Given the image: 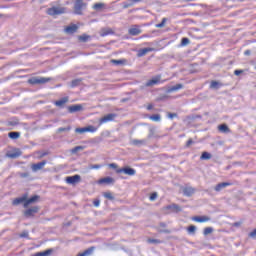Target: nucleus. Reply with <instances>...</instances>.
Returning <instances> with one entry per match:
<instances>
[{"label": "nucleus", "instance_id": "6e6d98bb", "mask_svg": "<svg viewBox=\"0 0 256 256\" xmlns=\"http://www.w3.org/2000/svg\"><path fill=\"white\" fill-rule=\"evenodd\" d=\"M109 167H111V169H117V164L112 163V164L109 165Z\"/></svg>", "mask_w": 256, "mask_h": 256}, {"label": "nucleus", "instance_id": "c03bdc74", "mask_svg": "<svg viewBox=\"0 0 256 256\" xmlns=\"http://www.w3.org/2000/svg\"><path fill=\"white\" fill-rule=\"evenodd\" d=\"M18 124H19V122H17V121H8L7 122L8 127H15V125H18Z\"/></svg>", "mask_w": 256, "mask_h": 256}, {"label": "nucleus", "instance_id": "2f4dec72", "mask_svg": "<svg viewBox=\"0 0 256 256\" xmlns=\"http://www.w3.org/2000/svg\"><path fill=\"white\" fill-rule=\"evenodd\" d=\"M21 133L19 132H9L8 133V137H10V139H19Z\"/></svg>", "mask_w": 256, "mask_h": 256}, {"label": "nucleus", "instance_id": "9d476101", "mask_svg": "<svg viewBox=\"0 0 256 256\" xmlns=\"http://www.w3.org/2000/svg\"><path fill=\"white\" fill-rule=\"evenodd\" d=\"M23 155V152H21L20 149H14L12 152H8L6 154V157H9V159H17L18 157H21Z\"/></svg>", "mask_w": 256, "mask_h": 256}, {"label": "nucleus", "instance_id": "393cba45", "mask_svg": "<svg viewBox=\"0 0 256 256\" xmlns=\"http://www.w3.org/2000/svg\"><path fill=\"white\" fill-rule=\"evenodd\" d=\"M218 130L221 132V133H230V129H229V126H227V124H221L218 126Z\"/></svg>", "mask_w": 256, "mask_h": 256}, {"label": "nucleus", "instance_id": "f257e3e1", "mask_svg": "<svg viewBox=\"0 0 256 256\" xmlns=\"http://www.w3.org/2000/svg\"><path fill=\"white\" fill-rule=\"evenodd\" d=\"M87 7V3H84L83 0H76L74 2V13L75 15H83V9Z\"/></svg>", "mask_w": 256, "mask_h": 256}, {"label": "nucleus", "instance_id": "c9c22d12", "mask_svg": "<svg viewBox=\"0 0 256 256\" xmlns=\"http://www.w3.org/2000/svg\"><path fill=\"white\" fill-rule=\"evenodd\" d=\"M83 149H85V146H76L71 150V153L73 155H75V153L79 152V151H83Z\"/></svg>", "mask_w": 256, "mask_h": 256}, {"label": "nucleus", "instance_id": "f3484780", "mask_svg": "<svg viewBox=\"0 0 256 256\" xmlns=\"http://www.w3.org/2000/svg\"><path fill=\"white\" fill-rule=\"evenodd\" d=\"M192 221H196V223H207V221H211V218L208 216H196L192 218Z\"/></svg>", "mask_w": 256, "mask_h": 256}, {"label": "nucleus", "instance_id": "7ed1b4c3", "mask_svg": "<svg viewBox=\"0 0 256 256\" xmlns=\"http://www.w3.org/2000/svg\"><path fill=\"white\" fill-rule=\"evenodd\" d=\"M47 13H48V15H51L52 17L55 15H63V13H65V7L54 6L52 8H49Z\"/></svg>", "mask_w": 256, "mask_h": 256}, {"label": "nucleus", "instance_id": "e433bc0d", "mask_svg": "<svg viewBox=\"0 0 256 256\" xmlns=\"http://www.w3.org/2000/svg\"><path fill=\"white\" fill-rule=\"evenodd\" d=\"M30 173L29 172H19L18 173V177H20L21 179H27L28 177H30Z\"/></svg>", "mask_w": 256, "mask_h": 256}, {"label": "nucleus", "instance_id": "72a5a7b5", "mask_svg": "<svg viewBox=\"0 0 256 256\" xmlns=\"http://www.w3.org/2000/svg\"><path fill=\"white\" fill-rule=\"evenodd\" d=\"M111 63H113V65H124V63H127V60L125 59H120V60H111Z\"/></svg>", "mask_w": 256, "mask_h": 256}, {"label": "nucleus", "instance_id": "4468645a", "mask_svg": "<svg viewBox=\"0 0 256 256\" xmlns=\"http://www.w3.org/2000/svg\"><path fill=\"white\" fill-rule=\"evenodd\" d=\"M77 29H79V27L75 24H72L67 26L64 31L67 33V35H73V33H77Z\"/></svg>", "mask_w": 256, "mask_h": 256}, {"label": "nucleus", "instance_id": "a18cd8bd", "mask_svg": "<svg viewBox=\"0 0 256 256\" xmlns=\"http://www.w3.org/2000/svg\"><path fill=\"white\" fill-rule=\"evenodd\" d=\"M71 129V126H68V127H61V128H58V133H63V131H69Z\"/></svg>", "mask_w": 256, "mask_h": 256}, {"label": "nucleus", "instance_id": "8fccbe9b", "mask_svg": "<svg viewBox=\"0 0 256 256\" xmlns=\"http://www.w3.org/2000/svg\"><path fill=\"white\" fill-rule=\"evenodd\" d=\"M93 205H94V207H99V205H101V201L100 200H94Z\"/></svg>", "mask_w": 256, "mask_h": 256}, {"label": "nucleus", "instance_id": "ddd939ff", "mask_svg": "<svg viewBox=\"0 0 256 256\" xmlns=\"http://www.w3.org/2000/svg\"><path fill=\"white\" fill-rule=\"evenodd\" d=\"M129 35H132L133 37L137 36V35H141L142 30L139 29L138 25H134L132 26L129 30H128Z\"/></svg>", "mask_w": 256, "mask_h": 256}, {"label": "nucleus", "instance_id": "4c0bfd02", "mask_svg": "<svg viewBox=\"0 0 256 256\" xmlns=\"http://www.w3.org/2000/svg\"><path fill=\"white\" fill-rule=\"evenodd\" d=\"M148 243H151V244H154V245H159V244L163 243V241H161L159 239L149 238Z\"/></svg>", "mask_w": 256, "mask_h": 256}, {"label": "nucleus", "instance_id": "de8ad7c7", "mask_svg": "<svg viewBox=\"0 0 256 256\" xmlns=\"http://www.w3.org/2000/svg\"><path fill=\"white\" fill-rule=\"evenodd\" d=\"M155 199H157V192H153V193L150 195V201H155Z\"/></svg>", "mask_w": 256, "mask_h": 256}, {"label": "nucleus", "instance_id": "f03ea898", "mask_svg": "<svg viewBox=\"0 0 256 256\" xmlns=\"http://www.w3.org/2000/svg\"><path fill=\"white\" fill-rule=\"evenodd\" d=\"M49 81H51V78L32 77L28 80V83L30 85H45V83H49Z\"/></svg>", "mask_w": 256, "mask_h": 256}, {"label": "nucleus", "instance_id": "1a4fd4ad", "mask_svg": "<svg viewBox=\"0 0 256 256\" xmlns=\"http://www.w3.org/2000/svg\"><path fill=\"white\" fill-rule=\"evenodd\" d=\"M39 201V195H34L30 198H27L26 195V203L23 204L24 209H27L30 205H33V203H37Z\"/></svg>", "mask_w": 256, "mask_h": 256}, {"label": "nucleus", "instance_id": "6ab92c4d", "mask_svg": "<svg viewBox=\"0 0 256 256\" xmlns=\"http://www.w3.org/2000/svg\"><path fill=\"white\" fill-rule=\"evenodd\" d=\"M27 201V194L23 195L22 197L16 198L13 200L12 205H21V203H26Z\"/></svg>", "mask_w": 256, "mask_h": 256}, {"label": "nucleus", "instance_id": "680f3d73", "mask_svg": "<svg viewBox=\"0 0 256 256\" xmlns=\"http://www.w3.org/2000/svg\"><path fill=\"white\" fill-rule=\"evenodd\" d=\"M47 155V152H44L40 155V159H43V157H45Z\"/></svg>", "mask_w": 256, "mask_h": 256}, {"label": "nucleus", "instance_id": "3c124183", "mask_svg": "<svg viewBox=\"0 0 256 256\" xmlns=\"http://www.w3.org/2000/svg\"><path fill=\"white\" fill-rule=\"evenodd\" d=\"M20 237H22V238L29 237V232H23L22 234H20Z\"/></svg>", "mask_w": 256, "mask_h": 256}, {"label": "nucleus", "instance_id": "5701e85b", "mask_svg": "<svg viewBox=\"0 0 256 256\" xmlns=\"http://www.w3.org/2000/svg\"><path fill=\"white\" fill-rule=\"evenodd\" d=\"M153 51V48H143L138 51V57H145L147 53H151Z\"/></svg>", "mask_w": 256, "mask_h": 256}, {"label": "nucleus", "instance_id": "f704fd0d", "mask_svg": "<svg viewBox=\"0 0 256 256\" xmlns=\"http://www.w3.org/2000/svg\"><path fill=\"white\" fill-rule=\"evenodd\" d=\"M165 23H167V18H163L162 21H161V23L156 24L155 27H156L157 29H163V27H165Z\"/></svg>", "mask_w": 256, "mask_h": 256}, {"label": "nucleus", "instance_id": "2eb2a0df", "mask_svg": "<svg viewBox=\"0 0 256 256\" xmlns=\"http://www.w3.org/2000/svg\"><path fill=\"white\" fill-rule=\"evenodd\" d=\"M68 111L69 113H77L79 111H83V106L81 104L68 106Z\"/></svg>", "mask_w": 256, "mask_h": 256}, {"label": "nucleus", "instance_id": "052dcab7", "mask_svg": "<svg viewBox=\"0 0 256 256\" xmlns=\"http://www.w3.org/2000/svg\"><path fill=\"white\" fill-rule=\"evenodd\" d=\"M151 109H153V105H152V104H150V105L147 106V110H148V111H151Z\"/></svg>", "mask_w": 256, "mask_h": 256}, {"label": "nucleus", "instance_id": "39448f33", "mask_svg": "<svg viewBox=\"0 0 256 256\" xmlns=\"http://www.w3.org/2000/svg\"><path fill=\"white\" fill-rule=\"evenodd\" d=\"M116 173H124L125 175H129L130 177H133L137 173V171L129 166L120 168L116 170Z\"/></svg>", "mask_w": 256, "mask_h": 256}, {"label": "nucleus", "instance_id": "69168bd1", "mask_svg": "<svg viewBox=\"0 0 256 256\" xmlns=\"http://www.w3.org/2000/svg\"><path fill=\"white\" fill-rule=\"evenodd\" d=\"M160 233H169V230H160Z\"/></svg>", "mask_w": 256, "mask_h": 256}, {"label": "nucleus", "instance_id": "58836bf2", "mask_svg": "<svg viewBox=\"0 0 256 256\" xmlns=\"http://www.w3.org/2000/svg\"><path fill=\"white\" fill-rule=\"evenodd\" d=\"M104 197L106 199H109V201H113L115 199V196H113V194L111 192L104 193Z\"/></svg>", "mask_w": 256, "mask_h": 256}, {"label": "nucleus", "instance_id": "0eeeda50", "mask_svg": "<svg viewBox=\"0 0 256 256\" xmlns=\"http://www.w3.org/2000/svg\"><path fill=\"white\" fill-rule=\"evenodd\" d=\"M115 117H117V114L115 113L107 114L100 119L99 125H103V123H109L110 121H115Z\"/></svg>", "mask_w": 256, "mask_h": 256}, {"label": "nucleus", "instance_id": "412c9836", "mask_svg": "<svg viewBox=\"0 0 256 256\" xmlns=\"http://www.w3.org/2000/svg\"><path fill=\"white\" fill-rule=\"evenodd\" d=\"M229 185H231V183L229 182H222V183H219L215 186L214 190L219 192L221 191L222 189H225V187H229Z\"/></svg>", "mask_w": 256, "mask_h": 256}, {"label": "nucleus", "instance_id": "aec40b11", "mask_svg": "<svg viewBox=\"0 0 256 256\" xmlns=\"http://www.w3.org/2000/svg\"><path fill=\"white\" fill-rule=\"evenodd\" d=\"M194 193H195V188L193 187H185L183 189V195H185V197H191Z\"/></svg>", "mask_w": 256, "mask_h": 256}, {"label": "nucleus", "instance_id": "a19ab883", "mask_svg": "<svg viewBox=\"0 0 256 256\" xmlns=\"http://www.w3.org/2000/svg\"><path fill=\"white\" fill-rule=\"evenodd\" d=\"M220 84L217 81H212L210 84V89H219Z\"/></svg>", "mask_w": 256, "mask_h": 256}, {"label": "nucleus", "instance_id": "37998d69", "mask_svg": "<svg viewBox=\"0 0 256 256\" xmlns=\"http://www.w3.org/2000/svg\"><path fill=\"white\" fill-rule=\"evenodd\" d=\"M123 9H129V7H133V2H123Z\"/></svg>", "mask_w": 256, "mask_h": 256}, {"label": "nucleus", "instance_id": "473e14b6", "mask_svg": "<svg viewBox=\"0 0 256 256\" xmlns=\"http://www.w3.org/2000/svg\"><path fill=\"white\" fill-rule=\"evenodd\" d=\"M187 231H188L189 235H195V231H197V226H195V225H190V226L187 228Z\"/></svg>", "mask_w": 256, "mask_h": 256}, {"label": "nucleus", "instance_id": "423d86ee", "mask_svg": "<svg viewBox=\"0 0 256 256\" xmlns=\"http://www.w3.org/2000/svg\"><path fill=\"white\" fill-rule=\"evenodd\" d=\"M36 213H39V208H38V206H33V207L24 211V217L29 219L31 217H35Z\"/></svg>", "mask_w": 256, "mask_h": 256}, {"label": "nucleus", "instance_id": "c756f323", "mask_svg": "<svg viewBox=\"0 0 256 256\" xmlns=\"http://www.w3.org/2000/svg\"><path fill=\"white\" fill-rule=\"evenodd\" d=\"M189 43H191V40H189V38H187V37H184L181 39L180 46L187 47V45H189Z\"/></svg>", "mask_w": 256, "mask_h": 256}, {"label": "nucleus", "instance_id": "49530a36", "mask_svg": "<svg viewBox=\"0 0 256 256\" xmlns=\"http://www.w3.org/2000/svg\"><path fill=\"white\" fill-rule=\"evenodd\" d=\"M249 237H251V239H256V228L249 233Z\"/></svg>", "mask_w": 256, "mask_h": 256}, {"label": "nucleus", "instance_id": "bf43d9fd", "mask_svg": "<svg viewBox=\"0 0 256 256\" xmlns=\"http://www.w3.org/2000/svg\"><path fill=\"white\" fill-rule=\"evenodd\" d=\"M131 3L135 4V3H141L142 0H130Z\"/></svg>", "mask_w": 256, "mask_h": 256}, {"label": "nucleus", "instance_id": "603ef678", "mask_svg": "<svg viewBox=\"0 0 256 256\" xmlns=\"http://www.w3.org/2000/svg\"><path fill=\"white\" fill-rule=\"evenodd\" d=\"M190 145H193V139H189L186 143V147H190Z\"/></svg>", "mask_w": 256, "mask_h": 256}, {"label": "nucleus", "instance_id": "79ce46f5", "mask_svg": "<svg viewBox=\"0 0 256 256\" xmlns=\"http://www.w3.org/2000/svg\"><path fill=\"white\" fill-rule=\"evenodd\" d=\"M211 233H213V228L212 227H206L204 229V232H203L204 235H211Z\"/></svg>", "mask_w": 256, "mask_h": 256}, {"label": "nucleus", "instance_id": "9b49d317", "mask_svg": "<svg viewBox=\"0 0 256 256\" xmlns=\"http://www.w3.org/2000/svg\"><path fill=\"white\" fill-rule=\"evenodd\" d=\"M47 165V160H44L42 162L32 164L31 169L34 173H37V171H41Z\"/></svg>", "mask_w": 256, "mask_h": 256}, {"label": "nucleus", "instance_id": "dca6fc26", "mask_svg": "<svg viewBox=\"0 0 256 256\" xmlns=\"http://www.w3.org/2000/svg\"><path fill=\"white\" fill-rule=\"evenodd\" d=\"M131 145H134L135 147H143V145H147V139H133L131 140Z\"/></svg>", "mask_w": 256, "mask_h": 256}, {"label": "nucleus", "instance_id": "5fc2aeb1", "mask_svg": "<svg viewBox=\"0 0 256 256\" xmlns=\"http://www.w3.org/2000/svg\"><path fill=\"white\" fill-rule=\"evenodd\" d=\"M241 73H243V70H235L234 71V75H237V76L241 75Z\"/></svg>", "mask_w": 256, "mask_h": 256}, {"label": "nucleus", "instance_id": "09e8293b", "mask_svg": "<svg viewBox=\"0 0 256 256\" xmlns=\"http://www.w3.org/2000/svg\"><path fill=\"white\" fill-rule=\"evenodd\" d=\"M175 117H177V113H168L169 119H175Z\"/></svg>", "mask_w": 256, "mask_h": 256}, {"label": "nucleus", "instance_id": "ea45409f", "mask_svg": "<svg viewBox=\"0 0 256 256\" xmlns=\"http://www.w3.org/2000/svg\"><path fill=\"white\" fill-rule=\"evenodd\" d=\"M103 7H105L104 3H96L93 6V9H95L96 11H99V9H103Z\"/></svg>", "mask_w": 256, "mask_h": 256}, {"label": "nucleus", "instance_id": "a878e982", "mask_svg": "<svg viewBox=\"0 0 256 256\" xmlns=\"http://www.w3.org/2000/svg\"><path fill=\"white\" fill-rule=\"evenodd\" d=\"M179 89H183V84H176L168 89V93H175V91H179Z\"/></svg>", "mask_w": 256, "mask_h": 256}, {"label": "nucleus", "instance_id": "e2e57ef3", "mask_svg": "<svg viewBox=\"0 0 256 256\" xmlns=\"http://www.w3.org/2000/svg\"><path fill=\"white\" fill-rule=\"evenodd\" d=\"M160 227H167V224H165V222H161Z\"/></svg>", "mask_w": 256, "mask_h": 256}, {"label": "nucleus", "instance_id": "20e7f679", "mask_svg": "<svg viewBox=\"0 0 256 256\" xmlns=\"http://www.w3.org/2000/svg\"><path fill=\"white\" fill-rule=\"evenodd\" d=\"M96 131H97V128L95 126H87V127L75 129V133H79L80 135H83V133H95Z\"/></svg>", "mask_w": 256, "mask_h": 256}, {"label": "nucleus", "instance_id": "cd10ccee", "mask_svg": "<svg viewBox=\"0 0 256 256\" xmlns=\"http://www.w3.org/2000/svg\"><path fill=\"white\" fill-rule=\"evenodd\" d=\"M201 161H208L211 159V153L209 152H203L202 155L200 156Z\"/></svg>", "mask_w": 256, "mask_h": 256}, {"label": "nucleus", "instance_id": "7c9ffc66", "mask_svg": "<svg viewBox=\"0 0 256 256\" xmlns=\"http://www.w3.org/2000/svg\"><path fill=\"white\" fill-rule=\"evenodd\" d=\"M89 39H91V36H89L87 34H83V35L79 36V41H82V43H87V41H89Z\"/></svg>", "mask_w": 256, "mask_h": 256}, {"label": "nucleus", "instance_id": "6e6552de", "mask_svg": "<svg viewBox=\"0 0 256 256\" xmlns=\"http://www.w3.org/2000/svg\"><path fill=\"white\" fill-rule=\"evenodd\" d=\"M79 181H81V176L79 174L66 177V183H68V185H75L76 183H79Z\"/></svg>", "mask_w": 256, "mask_h": 256}, {"label": "nucleus", "instance_id": "b1692460", "mask_svg": "<svg viewBox=\"0 0 256 256\" xmlns=\"http://www.w3.org/2000/svg\"><path fill=\"white\" fill-rule=\"evenodd\" d=\"M166 209H170L171 211H174L175 213H179L181 211V207L177 204H170L166 206Z\"/></svg>", "mask_w": 256, "mask_h": 256}, {"label": "nucleus", "instance_id": "f8f14e48", "mask_svg": "<svg viewBox=\"0 0 256 256\" xmlns=\"http://www.w3.org/2000/svg\"><path fill=\"white\" fill-rule=\"evenodd\" d=\"M158 83H161V75H157L146 82L145 87H153V85H158Z\"/></svg>", "mask_w": 256, "mask_h": 256}, {"label": "nucleus", "instance_id": "bb28decb", "mask_svg": "<svg viewBox=\"0 0 256 256\" xmlns=\"http://www.w3.org/2000/svg\"><path fill=\"white\" fill-rule=\"evenodd\" d=\"M83 81V79L81 78H77L71 81V85L70 87L75 88V87H79V85H81V82Z\"/></svg>", "mask_w": 256, "mask_h": 256}, {"label": "nucleus", "instance_id": "c85d7f7f", "mask_svg": "<svg viewBox=\"0 0 256 256\" xmlns=\"http://www.w3.org/2000/svg\"><path fill=\"white\" fill-rule=\"evenodd\" d=\"M151 121H155L156 123H159L161 121V114H154L149 117Z\"/></svg>", "mask_w": 256, "mask_h": 256}, {"label": "nucleus", "instance_id": "4be33fe9", "mask_svg": "<svg viewBox=\"0 0 256 256\" xmlns=\"http://www.w3.org/2000/svg\"><path fill=\"white\" fill-rule=\"evenodd\" d=\"M68 102H69V98L68 97H64V98L54 102V105H56V107H63L65 105V103H68Z\"/></svg>", "mask_w": 256, "mask_h": 256}, {"label": "nucleus", "instance_id": "0e129e2a", "mask_svg": "<svg viewBox=\"0 0 256 256\" xmlns=\"http://www.w3.org/2000/svg\"><path fill=\"white\" fill-rule=\"evenodd\" d=\"M107 35H109V32H103V33H102V37H105V36H107Z\"/></svg>", "mask_w": 256, "mask_h": 256}, {"label": "nucleus", "instance_id": "4d7b16f0", "mask_svg": "<svg viewBox=\"0 0 256 256\" xmlns=\"http://www.w3.org/2000/svg\"><path fill=\"white\" fill-rule=\"evenodd\" d=\"M244 55H246V56L251 55V50H245V51H244Z\"/></svg>", "mask_w": 256, "mask_h": 256}, {"label": "nucleus", "instance_id": "864d4df0", "mask_svg": "<svg viewBox=\"0 0 256 256\" xmlns=\"http://www.w3.org/2000/svg\"><path fill=\"white\" fill-rule=\"evenodd\" d=\"M91 169H101V165L99 164L92 165Z\"/></svg>", "mask_w": 256, "mask_h": 256}, {"label": "nucleus", "instance_id": "338daca9", "mask_svg": "<svg viewBox=\"0 0 256 256\" xmlns=\"http://www.w3.org/2000/svg\"><path fill=\"white\" fill-rule=\"evenodd\" d=\"M151 137H153V134L148 135V139H151Z\"/></svg>", "mask_w": 256, "mask_h": 256}, {"label": "nucleus", "instance_id": "13d9d810", "mask_svg": "<svg viewBox=\"0 0 256 256\" xmlns=\"http://www.w3.org/2000/svg\"><path fill=\"white\" fill-rule=\"evenodd\" d=\"M233 227H241V222H235V223L233 224Z\"/></svg>", "mask_w": 256, "mask_h": 256}, {"label": "nucleus", "instance_id": "774afa93", "mask_svg": "<svg viewBox=\"0 0 256 256\" xmlns=\"http://www.w3.org/2000/svg\"><path fill=\"white\" fill-rule=\"evenodd\" d=\"M125 101H127L126 99H122V103H125Z\"/></svg>", "mask_w": 256, "mask_h": 256}, {"label": "nucleus", "instance_id": "a211bd4d", "mask_svg": "<svg viewBox=\"0 0 256 256\" xmlns=\"http://www.w3.org/2000/svg\"><path fill=\"white\" fill-rule=\"evenodd\" d=\"M100 185H103V183H106L107 185H113V183H115V179H113L112 177H104L102 179L99 180L98 182Z\"/></svg>", "mask_w": 256, "mask_h": 256}]
</instances>
